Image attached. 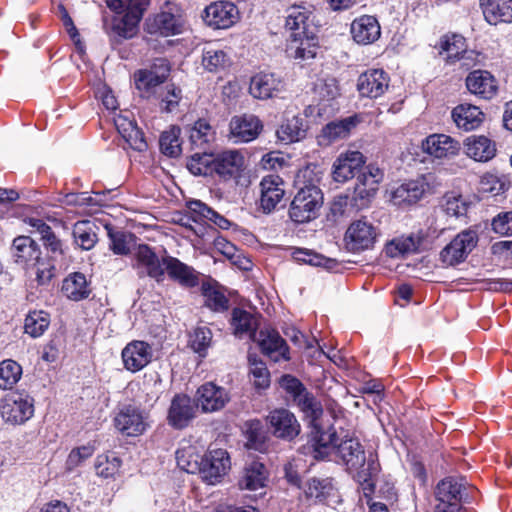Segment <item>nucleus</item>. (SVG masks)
<instances>
[{"instance_id":"48","label":"nucleus","mask_w":512,"mask_h":512,"mask_svg":"<svg viewBox=\"0 0 512 512\" xmlns=\"http://www.w3.org/2000/svg\"><path fill=\"white\" fill-rule=\"evenodd\" d=\"M73 236L75 243L84 250L92 249L97 243L95 225L91 221H79L74 225Z\"/></svg>"},{"instance_id":"1","label":"nucleus","mask_w":512,"mask_h":512,"mask_svg":"<svg viewBox=\"0 0 512 512\" xmlns=\"http://www.w3.org/2000/svg\"><path fill=\"white\" fill-rule=\"evenodd\" d=\"M338 461L354 474V479L361 485L366 497L375 489V479L380 472V464L376 455H366L364 446L357 438L345 436L336 446Z\"/></svg>"},{"instance_id":"15","label":"nucleus","mask_w":512,"mask_h":512,"mask_svg":"<svg viewBox=\"0 0 512 512\" xmlns=\"http://www.w3.org/2000/svg\"><path fill=\"white\" fill-rule=\"evenodd\" d=\"M253 341H256L262 353L274 362L290 359L289 348L285 340L275 330H260Z\"/></svg>"},{"instance_id":"36","label":"nucleus","mask_w":512,"mask_h":512,"mask_svg":"<svg viewBox=\"0 0 512 512\" xmlns=\"http://www.w3.org/2000/svg\"><path fill=\"white\" fill-rule=\"evenodd\" d=\"M230 325L232 327L233 334L239 338L247 335L253 340L257 335V318L243 309L234 308L232 310Z\"/></svg>"},{"instance_id":"34","label":"nucleus","mask_w":512,"mask_h":512,"mask_svg":"<svg viewBox=\"0 0 512 512\" xmlns=\"http://www.w3.org/2000/svg\"><path fill=\"white\" fill-rule=\"evenodd\" d=\"M213 174L221 177H231L238 173L244 163V158L236 150H227L214 154Z\"/></svg>"},{"instance_id":"41","label":"nucleus","mask_w":512,"mask_h":512,"mask_svg":"<svg viewBox=\"0 0 512 512\" xmlns=\"http://www.w3.org/2000/svg\"><path fill=\"white\" fill-rule=\"evenodd\" d=\"M215 139V132L205 119H199L189 129V141L193 150H208Z\"/></svg>"},{"instance_id":"22","label":"nucleus","mask_w":512,"mask_h":512,"mask_svg":"<svg viewBox=\"0 0 512 512\" xmlns=\"http://www.w3.org/2000/svg\"><path fill=\"white\" fill-rule=\"evenodd\" d=\"M422 150L438 159L450 158L460 151V143L445 134H432L422 141Z\"/></svg>"},{"instance_id":"11","label":"nucleus","mask_w":512,"mask_h":512,"mask_svg":"<svg viewBox=\"0 0 512 512\" xmlns=\"http://www.w3.org/2000/svg\"><path fill=\"white\" fill-rule=\"evenodd\" d=\"M365 158L359 151H346L339 154L332 166V178L335 182L344 183L360 173Z\"/></svg>"},{"instance_id":"6","label":"nucleus","mask_w":512,"mask_h":512,"mask_svg":"<svg viewBox=\"0 0 512 512\" xmlns=\"http://www.w3.org/2000/svg\"><path fill=\"white\" fill-rule=\"evenodd\" d=\"M231 467L230 457L224 449H213L203 457L200 465L202 479L211 485L221 481Z\"/></svg>"},{"instance_id":"64","label":"nucleus","mask_w":512,"mask_h":512,"mask_svg":"<svg viewBox=\"0 0 512 512\" xmlns=\"http://www.w3.org/2000/svg\"><path fill=\"white\" fill-rule=\"evenodd\" d=\"M495 233L510 236L512 235V211L500 212L491 223Z\"/></svg>"},{"instance_id":"51","label":"nucleus","mask_w":512,"mask_h":512,"mask_svg":"<svg viewBox=\"0 0 512 512\" xmlns=\"http://www.w3.org/2000/svg\"><path fill=\"white\" fill-rule=\"evenodd\" d=\"M50 324L49 314L45 311H32L26 318L24 323L25 333L33 338L41 336Z\"/></svg>"},{"instance_id":"17","label":"nucleus","mask_w":512,"mask_h":512,"mask_svg":"<svg viewBox=\"0 0 512 512\" xmlns=\"http://www.w3.org/2000/svg\"><path fill=\"white\" fill-rule=\"evenodd\" d=\"M285 83L276 73H258L251 78L249 92L257 99L266 100L284 90Z\"/></svg>"},{"instance_id":"9","label":"nucleus","mask_w":512,"mask_h":512,"mask_svg":"<svg viewBox=\"0 0 512 512\" xmlns=\"http://www.w3.org/2000/svg\"><path fill=\"white\" fill-rule=\"evenodd\" d=\"M263 129L261 120L253 114L234 116L229 123V138L235 144L255 140Z\"/></svg>"},{"instance_id":"46","label":"nucleus","mask_w":512,"mask_h":512,"mask_svg":"<svg viewBox=\"0 0 512 512\" xmlns=\"http://www.w3.org/2000/svg\"><path fill=\"white\" fill-rule=\"evenodd\" d=\"M214 153L208 150L196 151L187 161V169L197 176L213 175Z\"/></svg>"},{"instance_id":"56","label":"nucleus","mask_w":512,"mask_h":512,"mask_svg":"<svg viewBox=\"0 0 512 512\" xmlns=\"http://www.w3.org/2000/svg\"><path fill=\"white\" fill-rule=\"evenodd\" d=\"M248 362L255 387L260 389L267 388L270 385V373L266 364L256 355L252 354H249Z\"/></svg>"},{"instance_id":"12","label":"nucleus","mask_w":512,"mask_h":512,"mask_svg":"<svg viewBox=\"0 0 512 512\" xmlns=\"http://www.w3.org/2000/svg\"><path fill=\"white\" fill-rule=\"evenodd\" d=\"M116 429L127 436H138L147 428L146 417L136 406L124 405L114 418Z\"/></svg>"},{"instance_id":"55","label":"nucleus","mask_w":512,"mask_h":512,"mask_svg":"<svg viewBox=\"0 0 512 512\" xmlns=\"http://www.w3.org/2000/svg\"><path fill=\"white\" fill-rule=\"evenodd\" d=\"M22 375L21 366L14 360H4L0 363V388L11 389Z\"/></svg>"},{"instance_id":"40","label":"nucleus","mask_w":512,"mask_h":512,"mask_svg":"<svg viewBox=\"0 0 512 512\" xmlns=\"http://www.w3.org/2000/svg\"><path fill=\"white\" fill-rule=\"evenodd\" d=\"M62 292L68 299L80 301L87 298L91 290L85 275L80 272H75L64 279Z\"/></svg>"},{"instance_id":"43","label":"nucleus","mask_w":512,"mask_h":512,"mask_svg":"<svg viewBox=\"0 0 512 512\" xmlns=\"http://www.w3.org/2000/svg\"><path fill=\"white\" fill-rule=\"evenodd\" d=\"M266 480L267 471L265 466L258 461H254L244 469L238 484L240 489L255 491L263 488Z\"/></svg>"},{"instance_id":"28","label":"nucleus","mask_w":512,"mask_h":512,"mask_svg":"<svg viewBox=\"0 0 512 512\" xmlns=\"http://www.w3.org/2000/svg\"><path fill=\"white\" fill-rule=\"evenodd\" d=\"M467 89L483 99H491L498 90L497 81L494 76L484 70H475L466 78Z\"/></svg>"},{"instance_id":"18","label":"nucleus","mask_w":512,"mask_h":512,"mask_svg":"<svg viewBox=\"0 0 512 512\" xmlns=\"http://www.w3.org/2000/svg\"><path fill=\"white\" fill-rule=\"evenodd\" d=\"M135 1L132 4V10L125 11L121 18L113 19L112 30L121 38L130 39L136 34L137 25L149 5V0Z\"/></svg>"},{"instance_id":"39","label":"nucleus","mask_w":512,"mask_h":512,"mask_svg":"<svg viewBox=\"0 0 512 512\" xmlns=\"http://www.w3.org/2000/svg\"><path fill=\"white\" fill-rule=\"evenodd\" d=\"M14 261L18 264H29L40 255L38 244L29 236H18L11 247Z\"/></svg>"},{"instance_id":"2","label":"nucleus","mask_w":512,"mask_h":512,"mask_svg":"<svg viewBox=\"0 0 512 512\" xmlns=\"http://www.w3.org/2000/svg\"><path fill=\"white\" fill-rule=\"evenodd\" d=\"M324 198L321 189L313 184L308 183L299 188L294 196L289 216L296 223H306L315 219L323 205Z\"/></svg>"},{"instance_id":"38","label":"nucleus","mask_w":512,"mask_h":512,"mask_svg":"<svg viewBox=\"0 0 512 512\" xmlns=\"http://www.w3.org/2000/svg\"><path fill=\"white\" fill-rule=\"evenodd\" d=\"M466 154L476 161L487 162L496 153L495 144L485 136H471L465 142Z\"/></svg>"},{"instance_id":"33","label":"nucleus","mask_w":512,"mask_h":512,"mask_svg":"<svg viewBox=\"0 0 512 512\" xmlns=\"http://www.w3.org/2000/svg\"><path fill=\"white\" fill-rule=\"evenodd\" d=\"M311 11L302 5H292L287 9L285 27L290 34L299 32L301 35L314 32L310 21Z\"/></svg>"},{"instance_id":"52","label":"nucleus","mask_w":512,"mask_h":512,"mask_svg":"<svg viewBox=\"0 0 512 512\" xmlns=\"http://www.w3.org/2000/svg\"><path fill=\"white\" fill-rule=\"evenodd\" d=\"M230 64V58L221 49L207 47L203 50L202 65L209 72H219Z\"/></svg>"},{"instance_id":"13","label":"nucleus","mask_w":512,"mask_h":512,"mask_svg":"<svg viewBox=\"0 0 512 512\" xmlns=\"http://www.w3.org/2000/svg\"><path fill=\"white\" fill-rule=\"evenodd\" d=\"M134 257L135 263L133 266L140 276L147 275L157 282H161L164 279L163 258L159 259L148 245H139Z\"/></svg>"},{"instance_id":"57","label":"nucleus","mask_w":512,"mask_h":512,"mask_svg":"<svg viewBox=\"0 0 512 512\" xmlns=\"http://www.w3.org/2000/svg\"><path fill=\"white\" fill-rule=\"evenodd\" d=\"M181 97V90L174 84H168L153 99L159 101L163 111L173 112L178 107Z\"/></svg>"},{"instance_id":"27","label":"nucleus","mask_w":512,"mask_h":512,"mask_svg":"<svg viewBox=\"0 0 512 512\" xmlns=\"http://www.w3.org/2000/svg\"><path fill=\"white\" fill-rule=\"evenodd\" d=\"M164 272L167 271L169 277L184 287H195L199 284L198 273L194 268L181 262L172 256L163 257Z\"/></svg>"},{"instance_id":"23","label":"nucleus","mask_w":512,"mask_h":512,"mask_svg":"<svg viewBox=\"0 0 512 512\" xmlns=\"http://www.w3.org/2000/svg\"><path fill=\"white\" fill-rule=\"evenodd\" d=\"M284 194L283 181L279 176H265L260 182V207L263 212H272L281 202Z\"/></svg>"},{"instance_id":"44","label":"nucleus","mask_w":512,"mask_h":512,"mask_svg":"<svg viewBox=\"0 0 512 512\" xmlns=\"http://www.w3.org/2000/svg\"><path fill=\"white\" fill-rule=\"evenodd\" d=\"M294 403L304 413L309 425L319 422L323 408L321 403L307 389L295 398Z\"/></svg>"},{"instance_id":"35","label":"nucleus","mask_w":512,"mask_h":512,"mask_svg":"<svg viewBox=\"0 0 512 512\" xmlns=\"http://www.w3.org/2000/svg\"><path fill=\"white\" fill-rule=\"evenodd\" d=\"M452 118L458 128L470 131L480 126L484 114L477 106L460 104L452 110Z\"/></svg>"},{"instance_id":"16","label":"nucleus","mask_w":512,"mask_h":512,"mask_svg":"<svg viewBox=\"0 0 512 512\" xmlns=\"http://www.w3.org/2000/svg\"><path fill=\"white\" fill-rule=\"evenodd\" d=\"M198 405L187 395H175L168 411V423L176 428L183 429L195 417Z\"/></svg>"},{"instance_id":"32","label":"nucleus","mask_w":512,"mask_h":512,"mask_svg":"<svg viewBox=\"0 0 512 512\" xmlns=\"http://www.w3.org/2000/svg\"><path fill=\"white\" fill-rule=\"evenodd\" d=\"M426 178H419L401 184L392 193V199L395 204H413L420 200L429 190Z\"/></svg>"},{"instance_id":"47","label":"nucleus","mask_w":512,"mask_h":512,"mask_svg":"<svg viewBox=\"0 0 512 512\" xmlns=\"http://www.w3.org/2000/svg\"><path fill=\"white\" fill-rule=\"evenodd\" d=\"M134 81L136 89L142 98L152 99L157 96L160 90L163 88L162 84L165 82L161 79H155L154 77L138 70L134 74Z\"/></svg>"},{"instance_id":"8","label":"nucleus","mask_w":512,"mask_h":512,"mask_svg":"<svg viewBox=\"0 0 512 512\" xmlns=\"http://www.w3.org/2000/svg\"><path fill=\"white\" fill-rule=\"evenodd\" d=\"M1 414L6 422L23 424L34 414V399L28 394H13L1 406Z\"/></svg>"},{"instance_id":"59","label":"nucleus","mask_w":512,"mask_h":512,"mask_svg":"<svg viewBox=\"0 0 512 512\" xmlns=\"http://www.w3.org/2000/svg\"><path fill=\"white\" fill-rule=\"evenodd\" d=\"M212 332L207 327H198L190 335V347L192 350L199 354L201 357H205L207 349L211 344Z\"/></svg>"},{"instance_id":"4","label":"nucleus","mask_w":512,"mask_h":512,"mask_svg":"<svg viewBox=\"0 0 512 512\" xmlns=\"http://www.w3.org/2000/svg\"><path fill=\"white\" fill-rule=\"evenodd\" d=\"M439 54H445L447 63L452 64L455 61H461L462 66L467 69L475 64L477 54L472 50L466 49V40L458 34L445 35L439 42Z\"/></svg>"},{"instance_id":"30","label":"nucleus","mask_w":512,"mask_h":512,"mask_svg":"<svg viewBox=\"0 0 512 512\" xmlns=\"http://www.w3.org/2000/svg\"><path fill=\"white\" fill-rule=\"evenodd\" d=\"M480 6L489 24L512 23V0H480Z\"/></svg>"},{"instance_id":"61","label":"nucleus","mask_w":512,"mask_h":512,"mask_svg":"<svg viewBox=\"0 0 512 512\" xmlns=\"http://www.w3.org/2000/svg\"><path fill=\"white\" fill-rule=\"evenodd\" d=\"M334 487L330 478H312L308 482L307 494L310 497L325 500L333 492Z\"/></svg>"},{"instance_id":"25","label":"nucleus","mask_w":512,"mask_h":512,"mask_svg":"<svg viewBox=\"0 0 512 512\" xmlns=\"http://www.w3.org/2000/svg\"><path fill=\"white\" fill-rule=\"evenodd\" d=\"M425 240V234L422 231L402 235L394 238L385 246V253L388 257L399 258L408 254L416 253L420 250Z\"/></svg>"},{"instance_id":"7","label":"nucleus","mask_w":512,"mask_h":512,"mask_svg":"<svg viewBox=\"0 0 512 512\" xmlns=\"http://www.w3.org/2000/svg\"><path fill=\"white\" fill-rule=\"evenodd\" d=\"M266 420L270 432L278 439L292 441L300 434V423L295 415L287 409L279 408L271 411Z\"/></svg>"},{"instance_id":"53","label":"nucleus","mask_w":512,"mask_h":512,"mask_svg":"<svg viewBox=\"0 0 512 512\" xmlns=\"http://www.w3.org/2000/svg\"><path fill=\"white\" fill-rule=\"evenodd\" d=\"M314 94L320 102H330L339 95L337 80L331 76L320 77L314 83Z\"/></svg>"},{"instance_id":"19","label":"nucleus","mask_w":512,"mask_h":512,"mask_svg":"<svg viewBox=\"0 0 512 512\" xmlns=\"http://www.w3.org/2000/svg\"><path fill=\"white\" fill-rule=\"evenodd\" d=\"M152 348L144 341H132L122 350L124 367L130 372H138L152 360Z\"/></svg>"},{"instance_id":"54","label":"nucleus","mask_w":512,"mask_h":512,"mask_svg":"<svg viewBox=\"0 0 512 512\" xmlns=\"http://www.w3.org/2000/svg\"><path fill=\"white\" fill-rule=\"evenodd\" d=\"M479 185L482 192L497 196L509 189L510 181L505 175L486 173L481 177Z\"/></svg>"},{"instance_id":"5","label":"nucleus","mask_w":512,"mask_h":512,"mask_svg":"<svg viewBox=\"0 0 512 512\" xmlns=\"http://www.w3.org/2000/svg\"><path fill=\"white\" fill-rule=\"evenodd\" d=\"M378 236L377 228L367 219L352 222L345 234L347 248L353 252H360L373 247Z\"/></svg>"},{"instance_id":"21","label":"nucleus","mask_w":512,"mask_h":512,"mask_svg":"<svg viewBox=\"0 0 512 512\" xmlns=\"http://www.w3.org/2000/svg\"><path fill=\"white\" fill-rule=\"evenodd\" d=\"M197 405L203 412H215L221 410L229 401L230 396L223 387L216 386L208 382L200 386L197 390Z\"/></svg>"},{"instance_id":"37","label":"nucleus","mask_w":512,"mask_h":512,"mask_svg":"<svg viewBox=\"0 0 512 512\" xmlns=\"http://www.w3.org/2000/svg\"><path fill=\"white\" fill-rule=\"evenodd\" d=\"M146 28L150 34H160L161 36L175 35L181 32V23L179 18L170 12H161L146 23Z\"/></svg>"},{"instance_id":"31","label":"nucleus","mask_w":512,"mask_h":512,"mask_svg":"<svg viewBox=\"0 0 512 512\" xmlns=\"http://www.w3.org/2000/svg\"><path fill=\"white\" fill-rule=\"evenodd\" d=\"M356 126L353 117L339 121H332L325 125L318 135V143L321 146H328L334 142L345 139L350 135L351 130Z\"/></svg>"},{"instance_id":"29","label":"nucleus","mask_w":512,"mask_h":512,"mask_svg":"<svg viewBox=\"0 0 512 512\" xmlns=\"http://www.w3.org/2000/svg\"><path fill=\"white\" fill-rule=\"evenodd\" d=\"M466 483L463 478L447 477L435 488L436 502L459 503L465 499Z\"/></svg>"},{"instance_id":"49","label":"nucleus","mask_w":512,"mask_h":512,"mask_svg":"<svg viewBox=\"0 0 512 512\" xmlns=\"http://www.w3.org/2000/svg\"><path fill=\"white\" fill-rule=\"evenodd\" d=\"M305 133L306 130L303 127L302 119L295 116L287 119L276 131L278 139L287 144L304 138Z\"/></svg>"},{"instance_id":"26","label":"nucleus","mask_w":512,"mask_h":512,"mask_svg":"<svg viewBox=\"0 0 512 512\" xmlns=\"http://www.w3.org/2000/svg\"><path fill=\"white\" fill-rule=\"evenodd\" d=\"M350 32L355 42L368 45L379 39L381 28L374 16L363 15L352 22Z\"/></svg>"},{"instance_id":"58","label":"nucleus","mask_w":512,"mask_h":512,"mask_svg":"<svg viewBox=\"0 0 512 512\" xmlns=\"http://www.w3.org/2000/svg\"><path fill=\"white\" fill-rule=\"evenodd\" d=\"M51 257L42 258L40 255L34 261L36 280L39 285H48L56 273V263Z\"/></svg>"},{"instance_id":"20","label":"nucleus","mask_w":512,"mask_h":512,"mask_svg":"<svg viewBox=\"0 0 512 512\" xmlns=\"http://www.w3.org/2000/svg\"><path fill=\"white\" fill-rule=\"evenodd\" d=\"M389 87V77L382 69H371L362 73L357 82V89L361 96L378 98Z\"/></svg>"},{"instance_id":"62","label":"nucleus","mask_w":512,"mask_h":512,"mask_svg":"<svg viewBox=\"0 0 512 512\" xmlns=\"http://www.w3.org/2000/svg\"><path fill=\"white\" fill-rule=\"evenodd\" d=\"M110 239V249L117 255H127L130 253V242L132 235L121 231L108 232Z\"/></svg>"},{"instance_id":"60","label":"nucleus","mask_w":512,"mask_h":512,"mask_svg":"<svg viewBox=\"0 0 512 512\" xmlns=\"http://www.w3.org/2000/svg\"><path fill=\"white\" fill-rule=\"evenodd\" d=\"M120 466L121 460L115 455H99L95 462L96 474L103 478L114 477Z\"/></svg>"},{"instance_id":"3","label":"nucleus","mask_w":512,"mask_h":512,"mask_svg":"<svg viewBox=\"0 0 512 512\" xmlns=\"http://www.w3.org/2000/svg\"><path fill=\"white\" fill-rule=\"evenodd\" d=\"M478 243L477 232L467 229L457 234L454 239L445 246L441 253V261L449 266L463 262L473 251Z\"/></svg>"},{"instance_id":"63","label":"nucleus","mask_w":512,"mask_h":512,"mask_svg":"<svg viewBox=\"0 0 512 512\" xmlns=\"http://www.w3.org/2000/svg\"><path fill=\"white\" fill-rule=\"evenodd\" d=\"M383 179V171L372 164L361 169L357 182L378 189V184Z\"/></svg>"},{"instance_id":"45","label":"nucleus","mask_w":512,"mask_h":512,"mask_svg":"<svg viewBox=\"0 0 512 512\" xmlns=\"http://www.w3.org/2000/svg\"><path fill=\"white\" fill-rule=\"evenodd\" d=\"M205 306L214 312H224L229 307V300L217 284L204 282L201 286Z\"/></svg>"},{"instance_id":"14","label":"nucleus","mask_w":512,"mask_h":512,"mask_svg":"<svg viewBox=\"0 0 512 512\" xmlns=\"http://www.w3.org/2000/svg\"><path fill=\"white\" fill-rule=\"evenodd\" d=\"M237 7L228 1L214 2L204 10L205 23L214 29H227L237 20Z\"/></svg>"},{"instance_id":"50","label":"nucleus","mask_w":512,"mask_h":512,"mask_svg":"<svg viewBox=\"0 0 512 512\" xmlns=\"http://www.w3.org/2000/svg\"><path fill=\"white\" fill-rule=\"evenodd\" d=\"M180 132L181 129L177 126H171L168 130L162 132L159 145L164 155L176 158L181 154Z\"/></svg>"},{"instance_id":"10","label":"nucleus","mask_w":512,"mask_h":512,"mask_svg":"<svg viewBox=\"0 0 512 512\" xmlns=\"http://www.w3.org/2000/svg\"><path fill=\"white\" fill-rule=\"evenodd\" d=\"M309 433L313 457L318 460H324L330 456L332 452L336 453V446L339 444V438L336 430L329 427L324 430L320 422L310 425Z\"/></svg>"},{"instance_id":"42","label":"nucleus","mask_w":512,"mask_h":512,"mask_svg":"<svg viewBox=\"0 0 512 512\" xmlns=\"http://www.w3.org/2000/svg\"><path fill=\"white\" fill-rule=\"evenodd\" d=\"M246 447L259 452L268 449L269 437L260 420L254 419L245 423Z\"/></svg>"},{"instance_id":"24","label":"nucleus","mask_w":512,"mask_h":512,"mask_svg":"<svg viewBox=\"0 0 512 512\" xmlns=\"http://www.w3.org/2000/svg\"><path fill=\"white\" fill-rule=\"evenodd\" d=\"M317 48L315 32L304 35L294 32L289 36L287 53L296 60L307 61L313 59L316 56Z\"/></svg>"}]
</instances>
